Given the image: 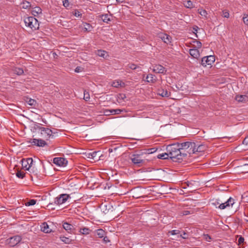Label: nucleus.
Returning a JSON list of instances; mask_svg holds the SVG:
<instances>
[{
	"mask_svg": "<svg viewBox=\"0 0 248 248\" xmlns=\"http://www.w3.org/2000/svg\"><path fill=\"white\" fill-rule=\"evenodd\" d=\"M167 151L169 152L170 158L174 162H180L186 156V153L181 150L179 143L168 145Z\"/></svg>",
	"mask_w": 248,
	"mask_h": 248,
	"instance_id": "1",
	"label": "nucleus"
},
{
	"mask_svg": "<svg viewBox=\"0 0 248 248\" xmlns=\"http://www.w3.org/2000/svg\"><path fill=\"white\" fill-rule=\"evenodd\" d=\"M179 147L183 152L186 153V155L188 154L189 155L194 154L195 142L186 141L181 143H179Z\"/></svg>",
	"mask_w": 248,
	"mask_h": 248,
	"instance_id": "2",
	"label": "nucleus"
},
{
	"mask_svg": "<svg viewBox=\"0 0 248 248\" xmlns=\"http://www.w3.org/2000/svg\"><path fill=\"white\" fill-rule=\"evenodd\" d=\"M24 23L27 27L35 31L39 29V24L37 19L33 16H28L24 18Z\"/></svg>",
	"mask_w": 248,
	"mask_h": 248,
	"instance_id": "3",
	"label": "nucleus"
},
{
	"mask_svg": "<svg viewBox=\"0 0 248 248\" xmlns=\"http://www.w3.org/2000/svg\"><path fill=\"white\" fill-rule=\"evenodd\" d=\"M38 129L43 138L47 140L50 138H53L55 133H53L50 129L40 126H38Z\"/></svg>",
	"mask_w": 248,
	"mask_h": 248,
	"instance_id": "4",
	"label": "nucleus"
},
{
	"mask_svg": "<svg viewBox=\"0 0 248 248\" xmlns=\"http://www.w3.org/2000/svg\"><path fill=\"white\" fill-rule=\"evenodd\" d=\"M130 158L132 162L137 166L141 167L145 163V159L141 155L133 154Z\"/></svg>",
	"mask_w": 248,
	"mask_h": 248,
	"instance_id": "5",
	"label": "nucleus"
},
{
	"mask_svg": "<svg viewBox=\"0 0 248 248\" xmlns=\"http://www.w3.org/2000/svg\"><path fill=\"white\" fill-rule=\"evenodd\" d=\"M69 198L70 196L68 194H62L54 199V203L56 205H60L65 203Z\"/></svg>",
	"mask_w": 248,
	"mask_h": 248,
	"instance_id": "6",
	"label": "nucleus"
},
{
	"mask_svg": "<svg viewBox=\"0 0 248 248\" xmlns=\"http://www.w3.org/2000/svg\"><path fill=\"white\" fill-rule=\"evenodd\" d=\"M21 236L16 235L6 239V243L11 247H14L17 245L21 240Z\"/></svg>",
	"mask_w": 248,
	"mask_h": 248,
	"instance_id": "7",
	"label": "nucleus"
},
{
	"mask_svg": "<svg viewBox=\"0 0 248 248\" xmlns=\"http://www.w3.org/2000/svg\"><path fill=\"white\" fill-rule=\"evenodd\" d=\"M215 61V58L214 56L210 55L204 57L201 61V64L205 67L207 65H212Z\"/></svg>",
	"mask_w": 248,
	"mask_h": 248,
	"instance_id": "8",
	"label": "nucleus"
},
{
	"mask_svg": "<svg viewBox=\"0 0 248 248\" xmlns=\"http://www.w3.org/2000/svg\"><path fill=\"white\" fill-rule=\"evenodd\" d=\"M235 203V200L232 197H230V198L225 202H221V204L218 206V208L221 210H223L225 208H230L231 207H232Z\"/></svg>",
	"mask_w": 248,
	"mask_h": 248,
	"instance_id": "9",
	"label": "nucleus"
},
{
	"mask_svg": "<svg viewBox=\"0 0 248 248\" xmlns=\"http://www.w3.org/2000/svg\"><path fill=\"white\" fill-rule=\"evenodd\" d=\"M30 142L32 145H35L38 147H44L47 144L46 141L42 139H31L30 141Z\"/></svg>",
	"mask_w": 248,
	"mask_h": 248,
	"instance_id": "10",
	"label": "nucleus"
},
{
	"mask_svg": "<svg viewBox=\"0 0 248 248\" xmlns=\"http://www.w3.org/2000/svg\"><path fill=\"white\" fill-rule=\"evenodd\" d=\"M53 163L59 166H65L68 161L64 158L62 157H55L53 159Z\"/></svg>",
	"mask_w": 248,
	"mask_h": 248,
	"instance_id": "11",
	"label": "nucleus"
},
{
	"mask_svg": "<svg viewBox=\"0 0 248 248\" xmlns=\"http://www.w3.org/2000/svg\"><path fill=\"white\" fill-rule=\"evenodd\" d=\"M157 36L158 38H160L165 43L169 44L171 43V37L166 34L162 32L158 33Z\"/></svg>",
	"mask_w": 248,
	"mask_h": 248,
	"instance_id": "12",
	"label": "nucleus"
},
{
	"mask_svg": "<svg viewBox=\"0 0 248 248\" xmlns=\"http://www.w3.org/2000/svg\"><path fill=\"white\" fill-rule=\"evenodd\" d=\"M153 71L156 73L164 74L166 72L165 68L159 64H156L153 66Z\"/></svg>",
	"mask_w": 248,
	"mask_h": 248,
	"instance_id": "13",
	"label": "nucleus"
},
{
	"mask_svg": "<svg viewBox=\"0 0 248 248\" xmlns=\"http://www.w3.org/2000/svg\"><path fill=\"white\" fill-rule=\"evenodd\" d=\"M33 159L31 158H28L22 161V166L26 170H29L32 166Z\"/></svg>",
	"mask_w": 248,
	"mask_h": 248,
	"instance_id": "14",
	"label": "nucleus"
},
{
	"mask_svg": "<svg viewBox=\"0 0 248 248\" xmlns=\"http://www.w3.org/2000/svg\"><path fill=\"white\" fill-rule=\"evenodd\" d=\"M193 148H194V154H198L199 153L203 152L206 149V146L202 144H198L195 143V147Z\"/></svg>",
	"mask_w": 248,
	"mask_h": 248,
	"instance_id": "15",
	"label": "nucleus"
},
{
	"mask_svg": "<svg viewBox=\"0 0 248 248\" xmlns=\"http://www.w3.org/2000/svg\"><path fill=\"white\" fill-rule=\"evenodd\" d=\"M41 230L45 233H50L52 232L49 225L46 222H44L41 225Z\"/></svg>",
	"mask_w": 248,
	"mask_h": 248,
	"instance_id": "16",
	"label": "nucleus"
},
{
	"mask_svg": "<svg viewBox=\"0 0 248 248\" xmlns=\"http://www.w3.org/2000/svg\"><path fill=\"white\" fill-rule=\"evenodd\" d=\"M157 94L162 97H169L170 95V93L168 92L166 89H159L157 91Z\"/></svg>",
	"mask_w": 248,
	"mask_h": 248,
	"instance_id": "17",
	"label": "nucleus"
},
{
	"mask_svg": "<svg viewBox=\"0 0 248 248\" xmlns=\"http://www.w3.org/2000/svg\"><path fill=\"white\" fill-rule=\"evenodd\" d=\"M189 52L190 55L194 58L198 59L200 56V51L197 48L190 49Z\"/></svg>",
	"mask_w": 248,
	"mask_h": 248,
	"instance_id": "18",
	"label": "nucleus"
},
{
	"mask_svg": "<svg viewBox=\"0 0 248 248\" xmlns=\"http://www.w3.org/2000/svg\"><path fill=\"white\" fill-rule=\"evenodd\" d=\"M62 226L63 229H64L68 232H72L74 229L73 226L67 222H64Z\"/></svg>",
	"mask_w": 248,
	"mask_h": 248,
	"instance_id": "19",
	"label": "nucleus"
},
{
	"mask_svg": "<svg viewBox=\"0 0 248 248\" xmlns=\"http://www.w3.org/2000/svg\"><path fill=\"white\" fill-rule=\"evenodd\" d=\"M248 96L245 95H238L235 97V100L240 102H244L247 100Z\"/></svg>",
	"mask_w": 248,
	"mask_h": 248,
	"instance_id": "20",
	"label": "nucleus"
},
{
	"mask_svg": "<svg viewBox=\"0 0 248 248\" xmlns=\"http://www.w3.org/2000/svg\"><path fill=\"white\" fill-rule=\"evenodd\" d=\"M146 81L148 82L155 83L156 81L155 76L152 74H149L146 78Z\"/></svg>",
	"mask_w": 248,
	"mask_h": 248,
	"instance_id": "21",
	"label": "nucleus"
},
{
	"mask_svg": "<svg viewBox=\"0 0 248 248\" xmlns=\"http://www.w3.org/2000/svg\"><path fill=\"white\" fill-rule=\"evenodd\" d=\"M110 15H108V14L102 15L100 17L102 19L103 21L106 23H108V22L111 21Z\"/></svg>",
	"mask_w": 248,
	"mask_h": 248,
	"instance_id": "22",
	"label": "nucleus"
},
{
	"mask_svg": "<svg viewBox=\"0 0 248 248\" xmlns=\"http://www.w3.org/2000/svg\"><path fill=\"white\" fill-rule=\"evenodd\" d=\"M210 203L212 205L216 206V208H218V206L221 203L220 200L217 199H212L210 201Z\"/></svg>",
	"mask_w": 248,
	"mask_h": 248,
	"instance_id": "23",
	"label": "nucleus"
},
{
	"mask_svg": "<svg viewBox=\"0 0 248 248\" xmlns=\"http://www.w3.org/2000/svg\"><path fill=\"white\" fill-rule=\"evenodd\" d=\"M79 232L82 234L87 235L89 234L91 232V230L87 227H84L83 228H80Z\"/></svg>",
	"mask_w": 248,
	"mask_h": 248,
	"instance_id": "24",
	"label": "nucleus"
},
{
	"mask_svg": "<svg viewBox=\"0 0 248 248\" xmlns=\"http://www.w3.org/2000/svg\"><path fill=\"white\" fill-rule=\"evenodd\" d=\"M96 53L98 56L104 58L108 56L107 51L103 50H98Z\"/></svg>",
	"mask_w": 248,
	"mask_h": 248,
	"instance_id": "25",
	"label": "nucleus"
},
{
	"mask_svg": "<svg viewBox=\"0 0 248 248\" xmlns=\"http://www.w3.org/2000/svg\"><path fill=\"white\" fill-rule=\"evenodd\" d=\"M60 240L64 243L65 244H69L71 243L72 239H70L68 237H65L64 236H61L60 237Z\"/></svg>",
	"mask_w": 248,
	"mask_h": 248,
	"instance_id": "26",
	"label": "nucleus"
},
{
	"mask_svg": "<svg viewBox=\"0 0 248 248\" xmlns=\"http://www.w3.org/2000/svg\"><path fill=\"white\" fill-rule=\"evenodd\" d=\"M157 158L162 159H166L170 158V155H169V152L162 153L158 155Z\"/></svg>",
	"mask_w": 248,
	"mask_h": 248,
	"instance_id": "27",
	"label": "nucleus"
},
{
	"mask_svg": "<svg viewBox=\"0 0 248 248\" xmlns=\"http://www.w3.org/2000/svg\"><path fill=\"white\" fill-rule=\"evenodd\" d=\"M32 14L35 16L36 14L38 15L42 13V9L39 7H35L32 10Z\"/></svg>",
	"mask_w": 248,
	"mask_h": 248,
	"instance_id": "28",
	"label": "nucleus"
},
{
	"mask_svg": "<svg viewBox=\"0 0 248 248\" xmlns=\"http://www.w3.org/2000/svg\"><path fill=\"white\" fill-rule=\"evenodd\" d=\"M84 30L86 31H91L93 29V27L89 23H83Z\"/></svg>",
	"mask_w": 248,
	"mask_h": 248,
	"instance_id": "29",
	"label": "nucleus"
},
{
	"mask_svg": "<svg viewBox=\"0 0 248 248\" xmlns=\"http://www.w3.org/2000/svg\"><path fill=\"white\" fill-rule=\"evenodd\" d=\"M198 13L201 15L202 16H203L206 19L207 18V11L204 10V9H199L198 10Z\"/></svg>",
	"mask_w": 248,
	"mask_h": 248,
	"instance_id": "30",
	"label": "nucleus"
},
{
	"mask_svg": "<svg viewBox=\"0 0 248 248\" xmlns=\"http://www.w3.org/2000/svg\"><path fill=\"white\" fill-rule=\"evenodd\" d=\"M194 44L193 45L194 48H200L202 46V44L200 41L194 40L193 41Z\"/></svg>",
	"mask_w": 248,
	"mask_h": 248,
	"instance_id": "31",
	"label": "nucleus"
},
{
	"mask_svg": "<svg viewBox=\"0 0 248 248\" xmlns=\"http://www.w3.org/2000/svg\"><path fill=\"white\" fill-rule=\"evenodd\" d=\"M21 4L22 5V8L27 9L31 6V4L28 1H23Z\"/></svg>",
	"mask_w": 248,
	"mask_h": 248,
	"instance_id": "32",
	"label": "nucleus"
},
{
	"mask_svg": "<svg viewBox=\"0 0 248 248\" xmlns=\"http://www.w3.org/2000/svg\"><path fill=\"white\" fill-rule=\"evenodd\" d=\"M96 234L99 238H102L105 234V232L102 229H98L96 230Z\"/></svg>",
	"mask_w": 248,
	"mask_h": 248,
	"instance_id": "33",
	"label": "nucleus"
},
{
	"mask_svg": "<svg viewBox=\"0 0 248 248\" xmlns=\"http://www.w3.org/2000/svg\"><path fill=\"white\" fill-rule=\"evenodd\" d=\"M14 72L17 75H21L23 74L24 71L22 68L16 67L14 69Z\"/></svg>",
	"mask_w": 248,
	"mask_h": 248,
	"instance_id": "34",
	"label": "nucleus"
},
{
	"mask_svg": "<svg viewBox=\"0 0 248 248\" xmlns=\"http://www.w3.org/2000/svg\"><path fill=\"white\" fill-rule=\"evenodd\" d=\"M122 84H124V83H123L121 81H114L112 83V86L115 88H118L122 86Z\"/></svg>",
	"mask_w": 248,
	"mask_h": 248,
	"instance_id": "35",
	"label": "nucleus"
},
{
	"mask_svg": "<svg viewBox=\"0 0 248 248\" xmlns=\"http://www.w3.org/2000/svg\"><path fill=\"white\" fill-rule=\"evenodd\" d=\"M25 173L21 171H17L16 173V176L20 178V179H23L25 177Z\"/></svg>",
	"mask_w": 248,
	"mask_h": 248,
	"instance_id": "36",
	"label": "nucleus"
},
{
	"mask_svg": "<svg viewBox=\"0 0 248 248\" xmlns=\"http://www.w3.org/2000/svg\"><path fill=\"white\" fill-rule=\"evenodd\" d=\"M73 15L77 17H81L82 16V14L78 9L74 10L73 12Z\"/></svg>",
	"mask_w": 248,
	"mask_h": 248,
	"instance_id": "37",
	"label": "nucleus"
},
{
	"mask_svg": "<svg viewBox=\"0 0 248 248\" xmlns=\"http://www.w3.org/2000/svg\"><path fill=\"white\" fill-rule=\"evenodd\" d=\"M26 102L30 106H35L36 103V101L34 99L31 98L28 99Z\"/></svg>",
	"mask_w": 248,
	"mask_h": 248,
	"instance_id": "38",
	"label": "nucleus"
},
{
	"mask_svg": "<svg viewBox=\"0 0 248 248\" xmlns=\"http://www.w3.org/2000/svg\"><path fill=\"white\" fill-rule=\"evenodd\" d=\"M111 114H120L121 112H122L123 110L122 109H111Z\"/></svg>",
	"mask_w": 248,
	"mask_h": 248,
	"instance_id": "39",
	"label": "nucleus"
},
{
	"mask_svg": "<svg viewBox=\"0 0 248 248\" xmlns=\"http://www.w3.org/2000/svg\"><path fill=\"white\" fill-rule=\"evenodd\" d=\"M185 6L187 8H192L193 7V3L190 0H187L185 3Z\"/></svg>",
	"mask_w": 248,
	"mask_h": 248,
	"instance_id": "40",
	"label": "nucleus"
},
{
	"mask_svg": "<svg viewBox=\"0 0 248 248\" xmlns=\"http://www.w3.org/2000/svg\"><path fill=\"white\" fill-rule=\"evenodd\" d=\"M36 200H34V199L31 200L26 203V205H27V206L34 205V204H36Z\"/></svg>",
	"mask_w": 248,
	"mask_h": 248,
	"instance_id": "41",
	"label": "nucleus"
},
{
	"mask_svg": "<svg viewBox=\"0 0 248 248\" xmlns=\"http://www.w3.org/2000/svg\"><path fill=\"white\" fill-rule=\"evenodd\" d=\"M203 237L204 239L208 242H210L212 239L211 237L208 234H203Z\"/></svg>",
	"mask_w": 248,
	"mask_h": 248,
	"instance_id": "42",
	"label": "nucleus"
},
{
	"mask_svg": "<svg viewBox=\"0 0 248 248\" xmlns=\"http://www.w3.org/2000/svg\"><path fill=\"white\" fill-rule=\"evenodd\" d=\"M242 199L245 202H248V193H245L242 195Z\"/></svg>",
	"mask_w": 248,
	"mask_h": 248,
	"instance_id": "43",
	"label": "nucleus"
},
{
	"mask_svg": "<svg viewBox=\"0 0 248 248\" xmlns=\"http://www.w3.org/2000/svg\"><path fill=\"white\" fill-rule=\"evenodd\" d=\"M243 20L245 25H248V15L245 14L244 15Z\"/></svg>",
	"mask_w": 248,
	"mask_h": 248,
	"instance_id": "44",
	"label": "nucleus"
},
{
	"mask_svg": "<svg viewBox=\"0 0 248 248\" xmlns=\"http://www.w3.org/2000/svg\"><path fill=\"white\" fill-rule=\"evenodd\" d=\"M127 68L132 70H135L137 68V66L134 63H130L127 65Z\"/></svg>",
	"mask_w": 248,
	"mask_h": 248,
	"instance_id": "45",
	"label": "nucleus"
},
{
	"mask_svg": "<svg viewBox=\"0 0 248 248\" xmlns=\"http://www.w3.org/2000/svg\"><path fill=\"white\" fill-rule=\"evenodd\" d=\"M222 16L226 18H229L230 16V14L229 11L227 10H224L222 11Z\"/></svg>",
	"mask_w": 248,
	"mask_h": 248,
	"instance_id": "46",
	"label": "nucleus"
},
{
	"mask_svg": "<svg viewBox=\"0 0 248 248\" xmlns=\"http://www.w3.org/2000/svg\"><path fill=\"white\" fill-rule=\"evenodd\" d=\"M84 99L86 101H88L89 100V99H90V95H89L88 93H85V92H84Z\"/></svg>",
	"mask_w": 248,
	"mask_h": 248,
	"instance_id": "47",
	"label": "nucleus"
},
{
	"mask_svg": "<svg viewBox=\"0 0 248 248\" xmlns=\"http://www.w3.org/2000/svg\"><path fill=\"white\" fill-rule=\"evenodd\" d=\"M169 233H170L171 235H175L179 234L180 233V231L179 230H174L169 231Z\"/></svg>",
	"mask_w": 248,
	"mask_h": 248,
	"instance_id": "48",
	"label": "nucleus"
},
{
	"mask_svg": "<svg viewBox=\"0 0 248 248\" xmlns=\"http://www.w3.org/2000/svg\"><path fill=\"white\" fill-rule=\"evenodd\" d=\"M180 237L183 239H187L188 237V234L184 232L183 233L180 235Z\"/></svg>",
	"mask_w": 248,
	"mask_h": 248,
	"instance_id": "49",
	"label": "nucleus"
},
{
	"mask_svg": "<svg viewBox=\"0 0 248 248\" xmlns=\"http://www.w3.org/2000/svg\"><path fill=\"white\" fill-rule=\"evenodd\" d=\"M83 70V68L80 67V66H78L75 69V71L76 73H79L82 72Z\"/></svg>",
	"mask_w": 248,
	"mask_h": 248,
	"instance_id": "50",
	"label": "nucleus"
},
{
	"mask_svg": "<svg viewBox=\"0 0 248 248\" xmlns=\"http://www.w3.org/2000/svg\"><path fill=\"white\" fill-rule=\"evenodd\" d=\"M62 2L64 7L67 8L69 6V2L68 0H64Z\"/></svg>",
	"mask_w": 248,
	"mask_h": 248,
	"instance_id": "51",
	"label": "nucleus"
},
{
	"mask_svg": "<svg viewBox=\"0 0 248 248\" xmlns=\"http://www.w3.org/2000/svg\"><path fill=\"white\" fill-rule=\"evenodd\" d=\"M199 29V28L197 26H195L193 28V32L196 34L197 37H198V36L197 35V32Z\"/></svg>",
	"mask_w": 248,
	"mask_h": 248,
	"instance_id": "52",
	"label": "nucleus"
},
{
	"mask_svg": "<svg viewBox=\"0 0 248 248\" xmlns=\"http://www.w3.org/2000/svg\"><path fill=\"white\" fill-rule=\"evenodd\" d=\"M244 237H242V236H240L239 238H238V242L239 243V244H242L244 242Z\"/></svg>",
	"mask_w": 248,
	"mask_h": 248,
	"instance_id": "53",
	"label": "nucleus"
},
{
	"mask_svg": "<svg viewBox=\"0 0 248 248\" xmlns=\"http://www.w3.org/2000/svg\"><path fill=\"white\" fill-rule=\"evenodd\" d=\"M243 143L246 145H248V137L245 138V139L243 141Z\"/></svg>",
	"mask_w": 248,
	"mask_h": 248,
	"instance_id": "54",
	"label": "nucleus"
},
{
	"mask_svg": "<svg viewBox=\"0 0 248 248\" xmlns=\"http://www.w3.org/2000/svg\"><path fill=\"white\" fill-rule=\"evenodd\" d=\"M110 111H111L110 109H106L104 111V113L106 115H109L110 114H111Z\"/></svg>",
	"mask_w": 248,
	"mask_h": 248,
	"instance_id": "55",
	"label": "nucleus"
},
{
	"mask_svg": "<svg viewBox=\"0 0 248 248\" xmlns=\"http://www.w3.org/2000/svg\"><path fill=\"white\" fill-rule=\"evenodd\" d=\"M104 238H103V240L105 242V243H108V242H109V240L108 239V238L107 237V236H104L103 237Z\"/></svg>",
	"mask_w": 248,
	"mask_h": 248,
	"instance_id": "56",
	"label": "nucleus"
},
{
	"mask_svg": "<svg viewBox=\"0 0 248 248\" xmlns=\"http://www.w3.org/2000/svg\"><path fill=\"white\" fill-rule=\"evenodd\" d=\"M243 167L245 168L244 170L247 171L248 172V164H245L244 165Z\"/></svg>",
	"mask_w": 248,
	"mask_h": 248,
	"instance_id": "57",
	"label": "nucleus"
},
{
	"mask_svg": "<svg viewBox=\"0 0 248 248\" xmlns=\"http://www.w3.org/2000/svg\"><path fill=\"white\" fill-rule=\"evenodd\" d=\"M190 214V212L189 211H185L183 213L184 215H187Z\"/></svg>",
	"mask_w": 248,
	"mask_h": 248,
	"instance_id": "58",
	"label": "nucleus"
},
{
	"mask_svg": "<svg viewBox=\"0 0 248 248\" xmlns=\"http://www.w3.org/2000/svg\"><path fill=\"white\" fill-rule=\"evenodd\" d=\"M116 0L118 3H123V2H124L125 0Z\"/></svg>",
	"mask_w": 248,
	"mask_h": 248,
	"instance_id": "59",
	"label": "nucleus"
},
{
	"mask_svg": "<svg viewBox=\"0 0 248 248\" xmlns=\"http://www.w3.org/2000/svg\"><path fill=\"white\" fill-rule=\"evenodd\" d=\"M120 95L121 96V98L122 99H124L125 98V95L124 94H120Z\"/></svg>",
	"mask_w": 248,
	"mask_h": 248,
	"instance_id": "60",
	"label": "nucleus"
},
{
	"mask_svg": "<svg viewBox=\"0 0 248 248\" xmlns=\"http://www.w3.org/2000/svg\"><path fill=\"white\" fill-rule=\"evenodd\" d=\"M186 185H187V186H190L191 185V183H190V182H187L186 183Z\"/></svg>",
	"mask_w": 248,
	"mask_h": 248,
	"instance_id": "61",
	"label": "nucleus"
},
{
	"mask_svg": "<svg viewBox=\"0 0 248 248\" xmlns=\"http://www.w3.org/2000/svg\"><path fill=\"white\" fill-rule=\"evenodd\" d=\"M96 154V152H93V153L92 155V156L93 157H94L95 156L94 155Z\"/></svg>",
	"mask_w": 248,
	"mask_h": 248,
	"instance_id": "62",
	"label": "nucleus"
},
{
	"mask_svg": "<svg viewBox=\"0 0 248 248\" xmlns=\"http://www.w3.org/2000/svg\"><path fill=\"white\" fill-rule=\"evenodd\" d=\"M110 209H109L108 210H109ZM108 212V211L107 212H105V211H103V212L105 213V214H107Z\"/></svg>",
	"mask_w": 248,
	"mask_h": 248,
	"instance_id": "63",
	"label": "nucleus"
},
{
	"mask_svg": "<svg viewBox=\"0 0 248 248\" xmlns=\"http://www.w3.org/2000/svg\"><path fill=\"white\" fill-rule=\"evenodd\" d=\"M23 165H24V166H25V165H28V164H27L26 163H25V162H24V163H23ZM28 165H27V167H28Z\"/></svg>",
	"mask_w": 248,
	"mask_h": 248,
	"instance_id": "64",
	"label": "nucleus"
}]
</instances>
